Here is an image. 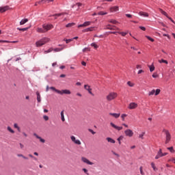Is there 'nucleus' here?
I'll list each match as a JSON object with an SVG mask.
<instances>
[{"label": "nucleus", "mask_w": 175, "mask_h": 175, "mask_svg": "<svg viewBox=\"0 0 175 175\" xmlns=\"http://www.w3.org/2000/svg\"><path fill=\"white\" fill-rule=\"evenodd\" d=\"M159 64H166V65H167V64H169V62H167V60H165L163 59L159 60Z\"/></svg>", "instance_id": "obj_24"}, {"label": "nucleus", "mask_w": 175, "mask_h": 175, "mask_svg": "<svg viewBox=\"0 0 175 175\" xmlns=\"http://www.w3.org/2000/svg\"><path fill=\"white\" fill-rule=\"evenodd\" d=\"M0 43H10V41L0 40Z\"/></svg>", "instance_id": "obj_53"}, {"label": "nucleus", "mask_w": 175, "mask_h": 175, "mask_svg": "<svg viewBox=\"0 0 175 175\" xmlns=\"http://www.w3.org/2000/svg\"><path fill=\"white\" fill-rule=\"evenodd\" d=\"M105 29H110L111 31L113 30V27H111V25H108L105 26Z\"/></svg>", "instance_id": "obj_36"}, {"label": "nucleus", "mask_w": 175, "mask_h": 175, "mask_svg": "<svg viewBox=\"0 0 175 175\" xmlns=\"http://www.w3.org/2000/svg\"><path fill=\"white\" fill-rule=\"evenodd\" d=\"M136 68H137V69H142V66L137 64V66H136Z\"/></svg>", "instance_id": "obj_64"}, {"label": "nucleus", "mask_w": 175, "mask_h": 175, "mask_svg": "<svg viewBox=\"0 0 175 175\" xmlns=\"http://www.w3.org/2000/svg\"><path fill=\"white\" fill-rule=\"evenodd\" d=\"M59 95H64L65 94L66 95H70L71 92L69 90H59V92L58 93Z\"/></svg>", "instance_id": "obj_4"}, {"label": "nucleus", "mask_w": 175, "mask_h": 175, "mask_svg": "<svg viewBox=\"0 0 175 175\" xmlns=\"http://www.w3.org/2000/svg\"><path fill=\"white\" fill-rule=\"evenodd\" d=\"M169 161L170 162H173L174 163H175V158H172Z\"/></svg>", "instance_id": "obj_59"}, {"label": "nucleus", "mask_w": 175, "mask_h": 175, "mask_svg": "<svg viewBox=\"0 0 175 175\" xmlns=\"http://www.w3.org/2000/svg\"><path fill=\"white\" fill-rule=\"evenodd\" d=\"M84 88L85 90H86L87 91H88L89 94H90V95H92V96H94V94L92 93V89H91L90 86L88 85H84Z\"/></svg>", "instance_id": "obj_9"}, {"label": "nucleus", "mask_w": 175, "mask_h": 175, "mask_svg": "<svg viewBox=\"0 0 175 175\" xmlns=\"http://www.w3.org/2000/svg\"><path fill=\"white\" fill-rule=\"evenodd\" d=\"M161 13L163 14V16H165V17H168L169 16H167V13H166V12L163 11V10H161Z\"/></svg>", "instance_id": "obj_42"}, {"label": "nucleus", "mask_w": 175, "mask_h": 175, "mask_svg": "<svg viewBox=\"0 0 175 175\" xmlns=\"http://www.w3.org/2000/svg\"><path fill=\"white\" fill-rule=\"evenodd\" d=\"M8 131H9V132H10L11 133H14V131L13 129H12V128L10 126H8L7 128Z\"/></svg>", "instance_id": "obj_44"}, {"label": "nucleus", "mask_w": 175, "mask_h": 175, "mask_svg": "<svg viewBox=\"0 0 175 175\" xmlns=\"http://www.w3.org/2000/svg\"><path fill=\"white\" fill-rule=\"evenodd\" d=\"M49 42H50L49 38H43L36 42V47H42V46L46 44V43H49Z\"/></svg>", "instance_id": "obj_1"}, {"label": "nucleus", "mask_w": 175, "mask_h": 175, "mask_svg": "<svg viewBox=\"0 0 175 175\" xmlns=\"http://www.w3.org/2000/svg\"><path fill=\"white\" fill-rule=\"evenodd\" d=\"M89 132H90L92 135H95V131H94V130H92V129H89Z\"/></svg>", "instance_id": "obj_58"}, {"label": "nucleus", "mask_w": 175, "mask_h": 175, "mask_svg": "<svg viewBox=\"0 0 175 175\" xmlns=\"http://www.w3.org/2000/svg\"><path fill=\"white\" fill-rule=\"evenodd\" d=\"M107 140L109 143H112L113 144H114V143H116V141L114 139H113V138H111V137H107Z\"/></svg>", "instance_id": "obj_20"}, {"label": "nucleus", "mask_w": 175, "mask_h": 175, "mask_svg": "<svg viewBox=\"0 0 175 175\" xmlns=\"http://www.w3.org/2000/svg\"><path fill=\"white\" fill-rule=\"evenodd\" d=\"M62 50H64V48H55L53 49L55 53H59V51H62Z\"/></svg>", "instance_id": "obj_27"}, {"label": "nucleus", "mask_w": 175, "mask_h": 175, "mask_svg": "<svg viewBox=\"0 0 175 175\" xmlns=\"http://www.w3.org/2000/svg\"><path fill=\"white\" fill-rule=\"evenodd\" d=\"M10 8L8 5L4 7H0V13H5L7 10H9Z\"/></svg>", "instance_id": "obj_11"}, {"label": "nucleus", "mask_w": 175, "mask_h": 175, "mask_svg": "<svg viewBox=\"0 0 175 175\" xmlns=\"http://www.w3.org/2000/svg\"><path fill=\"white\" fill-rule=\"evenodd\" d=\"M98 16H105V14H107V12H105L103 11H100L97 14Z\"/></svg>", "instance_id": "obj_31"}, {"label": "nucleus", "mask_w": 175, "mask_h": 175, "mask_svg": "<svg viewBox=\"0 0 175 175\" xmlns=\"http://www.w3.org/2000/svg\"><path fill=\"white\" fill-rule=\"evenodd\" d=\"M139 29H142V31H146V28L143 26H139Z\"/></svg>", "instance_id": "obj_60"}, {"label": "nucleus", "mask_w": 175, "mask_h": 175, "mask_svg": "<svg viewBox=\"0 0 175 175\" xmlns=\"http://www.w3.org/2000/svg\"><path fill=\"white\" fill-rule=\"evenodd\" d=\"M109 116H112L113 117H114V118H118L120 116H121V114L116 113H109Z\"/></svg>", "instance_id": "obj_16"}, {"label": "nucleus", "mask_w": 175, "mask_h": 175, "mask_svg": "<svg viewBox=\"0 0 175 175\" xmlns=\"http://www.w3.org/2000/svg\"><path fill=\"white\" fill-rule=\"evenodd\" d=\"M161 93V90L159 89H157L156 91L154 92V95H159V94Z\"/></svg>", "instance_id": "obj_43"}, {"label": "nucleus", "mask_w": 175, "mask_h": 175, "mask_svg": "<svg viewBox=\"0 0 175 175\" xmlns=\"http://www.w3.org/2000/svg\"><path fill=\"white\" fill-rule=\"evenodd\" d=\"M144 71L143 70H138V75H140V74H142V73H143Z\"/></svg>", "instance_id": "obj_63"}, {"label": "nucleus", "mask_w": 175, "mask_h": 175, "mask_svg": "<svg viewBox=\"0 0 175 175\" xmlns=\"http://www.w3.org/2000/svg\"><path fill=\"white\" fill-rule=\"evenodd\" d=\"M144 135H146L145 132H142L141 134H139V139H144Z\"/></svg>", "instance_id": "obj_34"}, {"label": "nucleus", "mask_w": 175, "mask_h": 175, "mask_svg": "<svg viewBox=\"0 0 175 175\" xmlns=\"http://www.w3.org/2000/svg\"><path fill=\"white\" fill-rule=\"evenodd\" d=\"M137 107V103H131L129 105V109L130 110H133L134 109H136Z\"/></svg>", "instance_id": "obj_8"}, {"label": "nucleus", "mask_w": 175, "mask_h": 175, "mask_svg": "<svg viewBox=\"0 0 175 175\" xmlns=\"http://www.w3.org/2000/svg\"><path fill=\"white\" fill-rule=\"evenodd\" d=\"M75 144H77L78 146H80L81 144V142H80L79 139H77L76 141L74 142Z\"/></svg>", "instance_id": "obj_46"}, {"label": "nucleus", "mask_w": 175, "mask_h": 175, "mask_svg": "<svg viewBox=\"0 0 175 175\" xmlns=\"http://www.w3.org/2000/svg\"><path fill=\"white\" fill-rule=\"evenodd\" d=\"M127 85H128L129 87H133V85H135V83H132V82H131V81H128V82H127Z\"/></svg>", "instance_id": "obj_38"}, {"label": "nucleus", "mask_w": 175, "mask_h": 175, "mask_svg": "<svg viewBox=\"0 0 175 175\" xmlns=\"http://www.w3.org/2000/svg\"><path fill=\"white\" fill-rule=\"evenodd\" d=\"M139 170H140V174H142V175H144L145 174H144V172H143V167H139Z\"/></svg>", "instance_id": "obj_54"}, {"label": "nucleus", "mask_w": 175, "mask_h": 175, "mask_svg": "<svg viewBox=\"0 0 175 175\" xmlns=\"http://www.w3.org/2000/svg\"><path fill=\"white\" fill-rule=\"evenodd\" d=\"M125 135L128 137H132L133 136V131L131 129H127L124 131Z\"/></svg>", "instance_id": "obj_5"}, {"label": "nucleus", "mask_w": 175, "mask_h": 175, "mask_svg": "<svg viewBox=\"0 0 175 175\" xmlns=\"http://www.w3.org/2000/svg\"><path fill=\"white\" fill-rule=\"evenodd\" d=\"M18 31H23V32L25 31H28V29H29V27H24V28H20V27H17Z\"/></svg>", "instance_id": "obj_21"}, {"label": "nucleus", "mask_w": 175, "mask_h": 175, "mask_svg": "<svg viewBox=\"0 0 175 175\" xmlns=\"http://www.w3.org/2000/svg\"><path fill=\"white\" fill-rule=\"evenodd\" d=\"M123 139H124V137L122 135L117 139L119 144H121V140H122Z\"/></svg>", "instance_id": "obj_37"}, {"label": "nucleus", "mask_w": 175, "mask_h": 175, "mask_svg": "<svg viewBox=\"0 0 175 175\" xmlns=\"http://www.w3.org/2000/svg\"><path fill=\"white\" fill-rule=\"evenodd\" d=\"M64 40L68 44V43H69L70 42H72L73 40V39H72V38H70V39H64Z\"/></svg>", "instance_id": "obj_47"}, {"label": "nucleus", "mask_w": 175, "mask_h": 175, "mask_svg": "<svg viewBox=\"0 0 175 175\" xmlns=\"http://www.w3.org/2000/svg\"><path fill=\"white\" fill-rule=\"evenodd\" d=\"M90 46H92V47H94V49H98V46H97V44L95 43V42H92L91 44H90Z\"/></svg>", "instance_id": "obj_35"}, {"label": "nucleus", "mask_w": 175, "mask_h": 175, "mask_svg": "<svg viewBox=\"0 0 175 175\" xmlns=\"http://www.w3.org/2000/svg\"><path fill=\"white\" fill-rule=\"evenodd\" d=\"M155 94V90H152L151 92L148 93L149 96H151V95H154Z\"/></svg>", "instance_id": "obj_49"}, {"label": "nucleus", "mask_w": 175, "mask_h": 175, "mask_svg": "<svg viewBox=\"0 0 175 175\" xmlns=\"http://www.w3.org/2000/svg\"><path fill=\"white\" fill-rule=\"evenodd\" d=\"M42 28L45 30V32L47 31H50V29H53V25H42Z\"/></svg>", "instance_id": "obj_7"}, {"label": "nucleus", "mask_w": 175, "mask_h": 175, "mask_svg": "<svg viewBox=\"0 0 175 175\" xmlns=\"http://www.w3.org/2000/svg\"><path fill=\"white\" fill-rule=\"evenodd\" d=\"M149 69L150 72H154V70H155V67L154 66V64L149 66Z\"/></svg>", "instance_id": "obj_28"}, {"label": "nucleus", "mask_w": 175, "mask_h": 175, "mask_svg": "<svg viewBox=\"0 0 175 175\" xmlns=\"http://www.w3.org/2000/svg\"><path fill=\"white\" fill-rule=\"evenodd\" d=\"M94 31V27H88L83 30V32H91Z\"/></svg>", "instance_id": "obj_19"}, {"label": "nucleus", "mask_w": 175, "mask_h": 175, "mask_svg": "<svg viewBox=\"0 0 175 175\" xmlns=\"http://www.w3.org/2000/svg\"><path fill=\"white\" fill-rule=\"evenodd\" d=\"M37 32H38L39 33H44V32H46V31L44 30V29H43L42 27H38L37 29Z\"/></svg>", "instance_id": "obj_18"}, {"label": "nucleus", "mask_w": 175, "mask_h": 175, "mask_svg": "<svg viewBox=\"0 0 175 175\" xmlns=\"http://www.w3.org/2000/svg\"><path fill=\"white\" fill-rule=\"evenodd\" d=\"M50 90H52V91H55V92H57V94H59V90L56 89L55 88L51 86V88H49Z\"/></svg>", "instance_id": "obj_26"}, {"label": "nucleus", "mask_w": 175, "mask_h": 175, "mask_svg": "<svg viewBox=\"0 0 175 175\" xmlns=\"http://www.w3.org/2000/svg\"><path fill=\"white\" fill-rule=\"evenodd\" d=\"M128 115L123 113L121 115V118L122 119V121H125V117H126Z\"/></svg>", "instance_id": "obj_48"}, {"label": "nucleus", "mask_w": 175, "mask_h": 175, "mask_svg": "<svg viewBox=\"0 0 175 175\" xmlns=\"http://www.w3.org/2000/svg\"><path fill=\"white\" fill-rule=\"evenodd\" d=\"M54 0H41V2H42L43 3H46V2L50 3V2H53Z\"/></svg>", "instance_id": "obj_45"}, {"label": "nucleus", "mask_w": 175, "mask_h": 175, "mask_svg": "<svg viewBox=\"0 0 175 175\" xmlns=\"http://www.w3.org/2000/svg\"><path fill=\"white\" fill-rule=\"evenodd\" d=\"M77 5L78 6V8H80L81 6H83V4L81 3H77Z\"/></svg>", "instance_id": "obj_62"}, {"label": "nucleus", "mask_w": 175, "mask_h": 175, "mask_svg": "<svg viewBox=\"0 0 175 175\" xmlns=\"http://www.w3.org/2000/svg\"><path fill=\"white\" fill-rule=\"evenodd\" d=\"M83 172H84V173H85V174L89 175L90 174H88V170H87L86 168H83Z\"/></svg>", "instance_id": "obj_52"}, {"label": "nucleus", "mask_w": 175, "mask_h": 175, "mask_svg": "<svg viewBox=\"0 0 175 175\" xmlns=\"http://www.w3.org/2000/svg\"><path fill=\"white\" fill-rule=\"evenodd\" d=\"M126 17H128L129 18H132V15L131 14H126Z\"/></svg>", "instance_id": "obj_57"}, {"label": "nucleus", "mask_w": 175, "mask_h": 175, "mask_svg": "<svg viewBox=\"0 0 175 175\" xmlns=\"http://www.w3.org/2000/svg\"><path fill=\"white\" fill-rule=\"evenodd\" d=\"M164 133L165 135V144H167L170 140H172V135H170V133L167 130H164Z\"/></svg>", "instance_id": "obj_2"}, {"label": "nucleus", "mask_w": 175, "mask_h": 175, "mask_svg": "<svg viewBox=\"0 0 175 175\" xmlns=\"http://www.w3.org/2000/svg\"><path fill=\"white\" fill-rule=\"evenodd\" d=\"M163 157V152H162V149H159L157 152V155L154 157V159H159V158H162Z\"/></svg>", "instance_id": "obj_6"}, {"label": "nucleus", "mask_w": 175, "mask_h": 175, "mask_svg": "<svg viewBox=\"0 0 175 175\" xmlns=\"http://www.w3.org/2000/svg\"><path fill=\"white\" fill-rule=\"evenodd\" d=\"M118 95L116 92H111L107 96V99L108 100H113V99H116Z\"/></svg>", "instance_id": "obj_3"}, {"label": "nucleus", "mask_w": 175, "mask_h": 175, "mask_svg": "<svg viewBox=\"0 0 175 175\" xmlns=\"http://www.w3.org/2000/svg\"><path fill=\"white\" fill-rule=\"evenodd\" d=\"M43 118H44V120L45 121H49V116L44 115V116H43Z\"/></svg>", "instance_id": "obj_56"}, {"label": "nucleus", "mask_w": 175, "mask_h": 175, "mask_svg": "<svg viewBox=\"0 0 175 175\" xmlns=\"http://www.w3.org/2000/svg\"><path fill=\"white\" fill-rule=\"evenodd\" d=\"M146 38L148 40H150V42H154V38H151V37H150V36H146Z\"/></svg>", "instance_id": "obj_50"}, {"label": "nucleus", "mask_w": 175, "mask_h": 175, "mask_svg": "<svg viewBox=\"0 0 175 175\" xmlns=\"http://www.w3.org/2000/svg\"><path fill=\"white\" fill-rule=\"evenodd\" d=\"M26 23H28V18L22 19L20 21V25H24V24H26Z\"/></svg>", "instance_id": "obj_17"}, {"label": "nucleus", "mask_w": 175, "mask_h": 175, "mask_svg": "<svg viewBox=\"0 0 175 175\" xmlns=\"http://www.w3.org/2000/svg\"><path fill=\"white\" fill-rule=\"evenodd\" d=\"M81 161H83L84 163H87V165H94V163L90 161V160L85 157H82Z\"/></svg>", "instance_id": "obj_10"}, {"label": "nucleus", "mask_w": 175, "mask_h": 175, "mask_svg": "<svg viewBox=\"0 0 175 175\" xmlns=\"http://www.w3.org/2000/svg\"><path fill=\"white\" fill-rule=\"evenodd\" d=\"M75 25V23H68L66 25V28H70V27H73Z\"/></svg>", "instance_id": "obj_33"}, {"label": "nucleus", "mask_w": 175, "mask_h": 175, "mask_svg": "<svg viewBox=\"0 0 175 175\" xmlns=\"http://www.w3.org/2000/svg\"><path fill=\"white\" fill-rule=\"evenodd\" d=\"M54 49L53 48H50L49 49L44 51V54H49V53H51Z\"/></svg>", "instance_id": "obj_30"}, {"label": "nucleus", "mask_w": 175, "mask_h": 175, "mask_svg": "<svg viewBox=\"0 0 175 175\" xmlns=\"http://www.w3.org/2000/svg\"><path fill=\"white\" fill-rule=\"evenodd\" d=\"M14 128H16V129H18V132H20V127L18 126V124H17V123H15L14 124Z\"/></svg>", "instance_id": "obj_51"}, {"label": "nucleus", "mask_w": 175, "mask_h": 175, "mask_svg": "<svg viewBox=\"0 0 175 175\" xmlns=\"http://www.w3.org/2000/svg\"><path fill=\"white\" fill-rule=\"evenodd\" d=\"M138 14H139V16H141L142 17H148V16H149L148 13L144 12L142 11L139 12L138 13Z\"/></svg>", "instance_id": "obj_14"}, {"label": "nucleus", "mask_w": 175, "mask_h": 175, "mask_svg": "<svg viewBox=\"0 0 175 175\" xmlns=\"http://www.w3.org/2000/svg\"><path fill=\"white\" fill-rule=\"evenodd\" d=\"M110 125H111L113 128H114V129H116L117 131H121V130L122 129V126H118L114 124V123H113V122H111V123H110Z\"/></svg>", "instance_id": "obj_12"}, {"label": "nucleus", "mask_w": 175, "mask_h": 175, "mask_svg": "<svg viewBox=\"0 0 175 175\" xmlns=\"http://www.w3.org/2000/svg\"><path fill=\"white\" fill-rule=\"evenodd\" d=\"M119 8L118 6H113L110 8V12L114 13L115 12H118Z\"/></svg>", "instance_id": "obj_15"}, {"label": "nucleus", "mask_w": 175, "mask_h": 175, "mask_svg": "<svg viewBox=\"0 0 175 175\" xmlns=\"http://www.w3.org/2000/svg\"><path fill=\"white\" fill-rule=\"evenodd\" d=\"M118 33H119V35H122V36H126V35H128V31L127 32L118 31Z\"/></svg>", "instance_id": "obj_25"}, {"label": "nucleus", "mask_w": 175, "mask_h": 175, "mask_svg": "<svg viewBox=\"0 0 175 175\" xmlns=\"http://www.w3.org/2000/svg\"><path fill=\"white\" fill-rule=\"evenodd\" d=\"M33 136H35L36 139H39L41 143H46V140H44V139L42 138L40 136L38 135V134L36 133H33Z\"/></svg>", "instance_id": "obj_13"}, {"label": "nucleus", "mask_w": 175, "mask_h": 175, "mask_svg": "<svg viewBox=\"0 0 175 175\" xmlns=\"http://www.w3.org/2000/svg\"><path fill=\"white\" fill-rule=\"evenodd\" d=\"M53 16V17H55V19H57V17H59V16H62V13L55 14Z\"/></svg>", "instance_id": "obj_39"}, {"label": "nucleus", "mask_w": 175, "mask_h": 175, "mask_svg": "<svg viewBox=\"0 0 175 175\" xmlns=\"http://www.w3.org/2000/svg\"><path fill=\"white\" fill-rule=\"evenodd\" d=\"M62 121L64 122H65V116L64 115V111H62L60 113Z\"/></svg>", "instance_id": "obj_23"}, {"label": "nucleus", "mask_w": 175, "mask_h": 175, "mask_svg": "<svg viewBox=\"0 0 175 175\" xmlns=\"http://www.w3.org/2000/svg\"><path fill=\"white\" fill-rule=\"evenodd\" d=\"M109 23H111V24H117L118 22L114 19H111L109 21Z\"/></svg>", "instance_id": "obj_41"}, {"label": "nucleus", "mask_w": 175, "mask_h": 175, "mask_svg": "<svg viewBox=\"0 0 175 175\" xmlns=\"http://www.w3.org/2000/svg\"><path fill=\"white\" fill-rule=\"evenodd\" d=\"M71 140H72V142H73V143H75V142L77 139H76V137H75V136L72 135V136H71Z\"/></svg>", "instance_id": "obj_55"}, {"label": "nucleus", "mask_w": 175, "mask_h": 175, "mask_svg": "<svg viewBox=\"0 0 175 175\" xmlns=\"http://www.w3.org/2000/svg\"><path fill=\"white\" fill-rule=\"evenodd\" d=\"M36 95H37V100L38 103L41 102V98H40V93L39 92H36Z\"/></svg>", "instance_id": "obj_22"}, {"label": "nucleus", "mask_w": 175, "mask_h": 175, "mask_svg": "<svg viewBox=\"0 0 175 175\" xmlns=\"http://www.w3.org/2000/svg\"><path fill=\"white\" fill-rule=\"evenodd\" d=\"M167 150H169V151H170V152H174V149L173 148L172 146L167 148Z\"/></svg>", "instance_id": "obj_40"}, {"label": "nucleus", "mask_w": 175, "mask_h": 175, "mask_svg": "<svg viewBox=\"0 0 175 175\" xmlns=\"http://www.w3.org/2000/svg\"><path fill=\"white\" fill-rule=\"evenodd\" d=\"M152 76L153 79H157V77H158V75H157V74H153Z\"/></svg>", "instance_id": "obj_61"}, {"label": "nucleus", "mask_w": 175, "mask_h": 175, "mask_svg": "<svg viewBox=\"0 0 175 175\" xmlns=\"http://www.w3.org/2000/svg\"><path fill=\"white\" fill-rule=\"evenodd\" d=\"M151 167L154 172H157V170H158V168H157V167L155 166V163H151Z\"/></svg>", "instance_id": "obj_29"}, {"label": "nucleus", "mask_w": 175, "mask_h": 175, "mask_svg": "<svg viewBox=\"0 0 175 175\" xmlns=\"http://www.w3.org/2000/svg\"><path fill=\"white\" fill-rule=\"evenodd\" d=\"M84 27H88V25H91V22L90 21H85L83 23Z\"/></svg>", "instance_id": "obj_32"}]
</instances>
